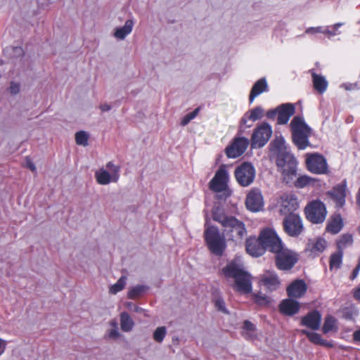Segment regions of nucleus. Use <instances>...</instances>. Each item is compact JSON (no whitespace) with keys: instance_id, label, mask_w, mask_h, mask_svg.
I'll return each instance as SVG.
<instances>
[{"instance_id":"f257e3e1","label":"nucleus","mask_w":360,"mask_h":360,"mask_svg":"<svg viewBox=\"0 0 360 360\" xmlns=\"http://www.w3.org/2000/svg\"><path fill=\"white\" fill-rule=\"evenodd\" d=\"M212 217L214 221L222 227V235L217 227L205 224L204 238L210 251L216 256H221L226 250V239L236 244L241 243L247 235L245 223L236 217L226 214L219 207L212 210Z\"/></svg>"},{"instance_id":"f03ea898","label":"nucleus","mask_w":360,"mask_h":360,"mask_svg":"<svg viewBox=\"0 0 360 360\" xmlns=\"http://www.w3.org/2000/svg\"><path fill=\"white\" fill-rule=\"evenodd\" d=\"M272 151L276 154V163L283 181L291 184L297 176V162L295 158L287 150L283 137H276L271 143Z\"/></svg>"},{"instance_id":"7ed1b4c3","label":"nucleus","mask_w":360,"mask_h":360,"mask_svg":"<svg viewBox=\"0 0 360 360\" xmlns=\"http://www.w3.org/2000/svg\"><path fill=\"white\" fill-rule=\"evenodd\" d=\"M221 272L226 278H233V288L242 294L252 292V280L250 274L235 261H231L222 268Z\"/></svg>"},{"instance_id":"20e7f679","label":"nucleus","mask_w":360,"mask_h":360,"mask_svg":"<svg viewBox=\"0 0 360 360\" xmlns=\"http://www.w3.org/2000/svg\"><path fill=\"white\" fill-rule=\"evenodd\" d=\"M290 128L292 141L298 149L304 150L309 146V137L311 134V129L302 117H294L290 122Z\"/></svg>"},{"instance_id":"39448f33","label":"nucleus","mask_w":360,"mask_h":360,"mask_svg":"<svg viewBox=\"0 0 360 360\" xmlns=\"http://www.w3.org/2000/svg\"><path fill=\"white\" fill-rule=\"evenodd\" d=\"M306 219L314 224H320L326 220L328 211L326 205L320 200H313L304 208Z\"/></svg>"},{"instance_id":"423d86ee","label":"nucleus","mask_w":360,"mask_h":360,"mask_svg":"<svg viewBox=\"0 0 360 360\" xmlns=\"http://www.w3.org/2000/svg\"><path fill=\"white\" fill-rule=\"evenodd\" d=\"M299 260V255L286 247L275 254V265L278 270H291Z\"/></svg>"},{"instance_id":"0eeeda50","label":"nucleus","mask_w":360,"mask_h":360,"mask_svg":"<svg viewBox=\"0 0 360 360\" xmlns=\"http://www.w3.org/2000/svg\"><path fill=\"white\" fill-rule=\"evenodd\" d=\"M272 135L271 125L264 122L257 125L251 136L250 142L252 148H262L269 141Z\"/></svg>"},{"instance_id":"6e6552de","label":"nucleus","mask_w":360,"mask_h":360,"mask_svg":"<svg viewBox=\"0 0 360 360\" xmlns=\"http://www.w3.org/2000/svg\"><path fill=\"white\" fill-rule=\"evenodd\" d=\"M234 176L238 184L243 187L250 186L255 178V169L250 162H245L236 167Z\"/></svg>"},{"instance_id":"1a4fd4ad","label":"nucleus","mask_w":360,"mask_h":360,"mask_svg":"<svg viewBox=\"0 0 360 360\" xmlns=\"http://www.w3.org/2000/svg\"><path fill=\"white\" fill-rule=\"evenodd\" d=\"M260 239L264 245L265 250H268L274 254L285 247L276 232L270 228L264 229L261 231Z\"/></svg>"},{"instance_id":"9d476101","label":"nucleus","mask_w":360,"mask_h":360,"mask_svg":"<svg viewBox=\"0 0 360 360\" xmlns=\"http://www.w3.org/2000/svg\"><path fill=\"white\" fill-rule=\"evenodd\" d=\"M229 173L225 165H221L209 183L210 189L215 193L225 191L228 188Z\"/></svg>"},{"instance_id":"9b49d317","label":"nucleus","mask_w":360,"mask_h":360,"mask_svg":"<svg viewBox=\"0 0 360 360\" xmlns=\"http://www.w3.org/2000/svg\"><path fill=\"white\" fill-rule=\"evenodd\" d=\"M306 165L307 169L314 174H325L328 172L326 160L320 154H307Z\"/></svg>"},{"instance_id":"f8f14e48","label":"nucleus","mask_w":360,"mask_h":360,"mask_svg":"<svg viewBox=\"0 0 360 360\" xmlns=\"http://www.w3.org/2000/svg\"><path fill=\"white\" fill-rule=\"evenodd\" d=\"M283 229L291 237L299 236L303 231L302 219L297 214H289L283 219Z\"/></svg>"},{"instance_id":"ddd939ff","label":"nucleus","mask_w":360,"mask_h":360,"mask_svg":"<svg viewBox=\"0 0 360 360\" xmlns=\"http://www.w3.org/2000/svg\"><path fill=\"white\" fill-rule=\"evenodd\" d=\"M326 195L334 202L337 208H342L346 202L347 181L345 179L340 184L333 186L326 193Z\"/></svg>"},{"instance_id":"4468645a","label":"nucleus","mask_w":360,"mask_h":360,"mask_svg":"<svg viewBox=\"0 0 360 360\" xmlns=\"http://www.w3.org/2000/svg\"><path fill=\"white\" fill-rule=\"evenodd\" d=\"M250 141L245 137H235L232 143L225 149V153L229 158H237L242 155L249 146Z\"/></svg>"},{"instance_id":"2eb2a0df","label":"nucleus","mask_w":360,"mask_h":360,"mask_svg":"<svg viewBox=\"0 0 360 360\" xmlns=\"http://www.w3.org/2000/svg\"><path fill=\"white\" fill-rule=\"evenodd\" d=\"M326 240L318 237L308 240L304 252L308 257L314 258L319 256L326 250Z\"/></svg>"},{"instance_id":"dca6fc26","label":"nucleus","mask_w":360,"mask_h":360,"mask_svg":"<svg viewBox=\"0 0 360 360\" xmlns=\"http://www.w3.org/2000/svg\"><path fill=\"white\" fill-rule=\"evenodd\" d=\"M246 252L252 257H259L264 254L265 248L260 239V235L258 238L250 236L245 241Z\"/></svg>"},{"instance_id":"f3484780","label":"nucleus","mask_w":360,"mask_h":360,"mask_svg":"<svg viewBox=\"0 0 360 360\" xmlns=\"http://www.w3.org/2000/svg\"><path fill=\"white\" fill-rule=\"evenodd\" d=\"M321 322V313L318 310L314 309L302 317L300 325L306 326L313 330H316L320 328Z\"/></svg>"},{"instance_id":"a211bd4d","label":"nucleus","mask_w":360,"mask_h":360,"mask_svg":"<svg viewBox=\"0 0 360 360\" xmlns=\"http://www.w3.org/2000/svg\"><path fill=\"white\" fill-rule=\"evenodd\" d=\"M245 205L248 210L257 212L263 207V197L259 190L253 189L247 195Z\"/></svg>"},{"instance_id":"6ab92c4d","label":"nucleus","mask_w":360,"mask_h":360,"mask_svg":"<svg viewBox=\"0 0 360 360\" xmlns=\"http://www.w3.org/2000/svg\"><path fill=\"white\" fill-rule=\"evenodd\" d=\"M277 124H285L288 122L290 118L295 112V107L293 103H286L277 106Z\"/></svg>"},{"instance_id":"aec40b11","label":"nucleus","mask_w":360,"mask_h":360,"mask_svg":"<svg viewBox=\"0 0 360 360\" xmlns=\"http://www.w3.org/2000/svg\"><path fill=\"white\" fill-rule=\"evenodd\" d=\"M259 284L263 285L266 290L272 292L278 288L281 282L276 273L269 272L262 276Z\"/></svg>"},{"instance_id":"412c9836","label":"nucleus","mask_w":360,"mask_h":360,"mask_svg":"<svg viewBox=\"0 0 360 360\" xmlns=\"http://www.w3.org/2000/svg\"><path fill=\"white\" fill-rule=\"evenodd\" d=\"M307 286L303 280H295L287 288V293L290 297L300 298L307 292Z\"/></svg>"},{"instance_id":"4be33fe9","label":"nucleus","mask_w":360,"mask_h":360,"mask_svg":"<svg viewBox=\"0 0 360 360\" xmlns=\"http://www.w3.org/2000/svg\"><path fill=\"white\" fill-rule=\"evenodd\" d=\"M344 222L340 214H333L328 219L326 231L331 234L338 233L343 228Z\"/></svg>"},{"instance_id":"5701e85b","label":"nucleus","mask_w":360,"mask_h":360,"mask_svg":"<svg viewBox=\"0 0 360 360\" xmlns=\"http://www.w3.org/2000/svg\"><path fill=\"white\" fill-rule=\"evenodd\" d=\"M300 309L299 302L292 299H285L279 304L280 312L285 316H293L298 313Z\"/></svg>"},{"instance_id":"b1692460","label":"nucleus","mask_w":360,"mask_h":360,"mask_svg":"<svg viewBox=\"0 0 360 360\" xmlns=\"http://www.w3.org/2000/svg\"><path fill=\"white\" fill-rule=\"evenodd\" d=\"M263 115L264 109L261 106H257L255 108L248 110L244 114L240 120V124L241 126H245V127L249 128L252 125L248 124V120L255 122L261 119Z\"/></svg>"},{"instance_id":"393cba45","label":"nucleus","mask_w":360,"mask_h":360,"mask_svg":"<svg viewBox=\"0 0 360 360\" xmlns=\"http://www.w3.org/2000/svg\"><path fill=\"white\" fill-rule=\"evenodd\" d=\"M299 207L297 198L293 195H287L282 198L281 212L283 214H294L293 212Z\"/></svg>"},{"instance_id":"a878e982","label":"nucleus","mask_w":360,"mask_h":360,"mask_svg":"<svg viewBox=\"0 0 360 360\" xmlns=\"http://www.w3.org/2000/svg\"><path fill=\"white\" fill-rule=\"evenodd\" d=\"M268 91V85L265 78H261L257 80L252 87L249 95V102L252 103L255 98L262 94L263 92Z\"/></svg>"},{"instance_id":"bb28decb","label":"nucleus","mask_w":360,"mask_h":360,"mask_svg":"<svg viewBox=\"0 0 360 360\" xmlns=\"http://www.w3.org/2000/svg\"><path fill=\"white\" fill-rule=\"evenodd\" d=\"M302 333L305 335L309 340L314 345H321L328 348L333 347V344L331 342L323 339L321 335L317 333L302 330Z\"/></svg>"},{"instance_id":"cd10ccee","label":"nucleus","mask_w":360,"mask_h":360,"mask_svg":"<svg viewBox=\"0 0 360 360\" xmlns=\"http://www.w3.org/2000/svg\"><path fill=\"white\" fill-rule=\"evenodd\" d=\"M311 77L314 89L319 94L325 92L328 87V82L324 77L312 72Z\"/></svg>"},{"instance_id":"c85d7f7f","label":"nucleus","mask_w":360,"mask_h":360,"mask_svg":"<svg viewBox=\"0 0 360 360\" xmlns=\"http://www.w3.org/2000/svg\"><path fill=\"white\" fill-rule=\"evenodd\" d=\"M338 330V320L333 316L328 314L325 317L322 327V332L327 334L331 331L337 332Z\"/></svg>"},{"instance_id":"c756f323","label":"nucleus","mask_w":360,"mask_h":360,"mask_svg":"<svg viewBox=\"0 0 360 360\" xmlns=\"http://www.w3.org/2000/svg\"><path fill=\"white\" fill-rule=\"evenodd\" d=\"M242 329L241 334L245 340H249L256 338L257 335L255 334L256 326L251 321L248 320L244 321Z\"/></svg>"},{"instance_id":"7c9ffc66","label":"nucleus","mask_w":360,"mask_h":360,"mask_svg":"<svg viewBox=\"0 0 360 360\" xmlns=\"http://www.w3.org/2000/svg\"><path fill=\"white\" fill-rule=\"evenodd\" d=\"M134 21L132 20H127L123 27L117 28L115 32V37L120 39H123L129 34L133 28Z\"/></svg>"},{"instance_id":"2f4dec72","label":"nucleus","mask_w":360,"mask_h":360,"mask_svg":"<svg viewBox=\"0 0 360 360\" xmlns=\"http://www.w3.org/2000/svg\"><path fill=\"white\" fill-rule=\"evenodd\" d=\"M319 180L304 175L298 177L295 181V185L297 188H304L308 185L321 186Z\"/></svg>"},{"instance_id":"473e14b6","label":"nucleus","mask_w":360,"mask_h":360,"mask_svg":"<svg viewBox=\"0 0 360 360\" xmlns=\"http://www.w3.org/2000/svg\"><path fill=\"white\" fill-rule=\"evenodd\" d=\"M120 325L122 330L129 332L132 330L134 323L127 312L120 314Z\"/></svg>"},{"instance_id":"72a5a7b5","label":"nucleus","mask_w":360,"mask_h":360,"mask_svg":"<svg viewBox=\"0 0 360 360\" xmlns=\"http://www.w3.org/2000/svg\"><path fill=\"white\" fill-rule=\"evenodd\" d=\"M95 177L98 184L101 185H106L112 181V174L103 169L96 172Z\"/></svg>"},{"instance_id":"f704fd0d","label":"nucleus","mask_w":360,"mask_h":360,"mask_svg":"<svg viewBox=\"0 0 360 360\" xmlns=\"http://www.w3.org/2000/svg\"><path fill=\"white\" fill-rule=\"evenodd\" d=\"M353 243V237L350 233L342 234L337 241V248L338 250L343 252L344 250L351 246Z\"/></svg>"},{"instance_id":"c9c22d12","label":"nucleus","mask_w":360,"mask_h":360,"mask_svg":"<svg viewBox=\"0 0 360 360\" xmlns=\"http://www.w3.org/2000/svg\"><path fill=\"white\" fill-rule=\"evenodd\" d=\"M254 303L260 307L268 306L271 302V298L261 292L253 293L252 295Z\"/></svg>"},{"instance_id":"e433bc0d","label":"nucleus","mask_w":360,"mask_h":360,"mask_svg":"<svg viewBox=\"0 0 360 360\" xmlns=\"http://www.w3.org/2000/svg\"><path fill=\"white\" fill-rule=\"evenodd\" d=\"M342 257H343V252L340 251L338 250V251L333 254L331 255L330 257V262L329 265L330 268H336L338 269L342 261Z\"/></svg>"},{"instance_id":"4c0bfd02","label":"nucleus","mask_w":360,"mask_h":360,"mask_svg":"<svg viewBox=\"0 0 360 360\" xmlns=\"http://www.w3.org/2000/svg\"><path fill=\"white\" fill-rule=\"evenodd\" d=\"M125 280L126 278L124 276L120 278L118 281L110 288V292L111 294H116L123 290L126 284Z\"/></svg>"},{"instance_id":"58836bf2","label":"nucleus","mask_w":360,"mask_h":360,"mask_svg":"<svg viewBox=\"0 0 360 360\" xmlns=\"http://www.w3.org/2000/svg\"><path fill=\"white\" fill-rule=\"evenodd\" d=\"M89 136L84 131H79L75 134V141L77 145L86 146L88 145Z\"/></svg>"},{"instance_id":"ea45409f","label":"nucleus","mask_w":360,"mask_h":360,"mask_svg":"<svg viewBox=\"0 0 360 360\" xmlns=\"http://www.w3.org/2000/svg\"><path fill=\"white\" fill-rule=\"evenodd\" d=\"M146 290V288L143 285H136L132 288L128 292V297L129 299H136L139 297Z\"/></svg>"},{"instance_id":"a19ab883","label":"nucleus","mask_w":360,"mask_h":360,"mask_svg":"<svg viewBox=\"0 0 360 360\" xmlns=\"http://www.w3.org/2000/svg\"><path fill=\"white\" fill-rule=\"evenodd\" d=\"M108 169H109L112 174V181L116 182L119 179V172L120 167L115 165L112 162H108L106 165Z\"/></svg>"},{"instance_id":"79ce46f5","label":"nucleus","mask_w":360,"mask_h":360,"mask_svg":"<svg viewBox=\"0 0 360 360\" xmlns=\"http://www.w3.org/2000/svg\"><path fill=\"white\" fill-rule=\"evenodd\" d=\"M200 110L199 108H195L193 111L186 114L181 120V125H187L193 119H194L198 114Z\"/></svg>"},{"instance_id":"37998d69","label":"nucleus","mask_w":360,"mask_h":360,"mask_svg":"<svg viewBox=\"0 0 360 360\" xmlns=\"http://www.w3.org/2000/svg\"><path fill=\"white\" fill-rule=\"evenodd\" d=\"M166 335V328L158 327L153 333V338L158 342H162Z\"/></svg>"},{"instance_id":"c03bdc74","label":"nucleus","mask_w":360,"mask_h":360,"mask_svg":"<svg viewBox=\"0 0 360 360\" xmlns=\"http://www.w3.org/2000/svg\"><path fill=\"white\" fill-rule=\"evenodd\" d=\"M215 307L221 311L226 312L225 302L221 297H218L214 300Z\"/></svg>"},{"instance_id":"a18cd8bd","label":"nucleus","mask_w":360,"mask_h":360,"mask_svg":"<svg viewBox=\"0 0 360 360\" xmlns=\"http://www.w3.org/2000/svg\"><path fill=\"white\" fill-rule=\"evenodd\" d=\"M359 271H360V257L358 259V264H356L355 268L353 269V271L349 276L350 280L354 281L357 277V276L359 273Z\"/></svg>"},{"instance_id":"49530a36","label":"nucleus","mask_w":360,"mask_h":360,"mask_svg":"<svg viewBox=\"0 0 360 360\" xmlns=\"http://www.w3.org/2000/svg\"><path fill=\"white\" fill-rule=\"evenodd\" d=\"M352 294L353 298L358 302H360V284L352 289Z\"/></svg>"},{"instance_id":"de8ad7c7","label":"nucleus","mask_w":360,"mask_h":360,"mask_svg":"<svg viewBox=\"0 0 360 360\" xmlns=\"http://www.w3.org/2000/svg\"><path fill=\"white\" fill-rule=\"evenodd\" d=\"M9 91L11 94H17L20 91V84L18 83L11 82Z\"/></svg>"},{"instance_id":"09e8293b","label":"nucleus","mask_w":360,"mask_h":360,"mask_svg":"<svg viewBox=\"0 0 360 360\" xmlns=\"http://www.w3.org/2000/svg\"><path fill=\"white\" fill-rule=\"evenodd\" d=\"M127 306L130 309L133 310L135 312L141 313L142 311H143V309L133 303H128Z\"/></svg>"},{"instance_id":"8fccbe9b","label":"nucleus","mask_w":360,"mask_h":360,"mask_svg":"<svg viewBox=\"0 0 360 360\" xmlns=\"http://www.w3.org/2000/svg\"><path fill=\"white\" fill-rule=\"evenodd\" d=\"M108 336L112 339H117L120 336L117 328L111 329L108 333Z\"/></svg>"},{"instance_id":"3c124183","label":"nucleus","mask_w":360,"mask_h":360,"mask_svg":"<svg viewBox=\"0 0 360 360\" xmlns=\"http://www.w3.org/2000/svg\"><path fill=\"white\" fill-rule=\"evenodd\" d=\"M276 115L278 116L277 107L275 109L267 111L266 112V117L269 119H274Z\"/></svg>"},{"instance_id":"603ef678","label":"nucleus","mask_w":360,"mask_h":360,"mask_svg":"<svg viewBox=\"0 0 360 360\" xmlns=\"http://www.w3.org/2000/svg\"><path fill=\"white\" fill-rule=\"evenodd\" d=\"M352 338L354 342H360V328L353 333Z\"/></svg>"},{"instance_id":"864d4df0","label":"nucleus","mask_w":360,"mask_h":360,"mask_svg":"<svg viewBox=\"0 0 360 360\" xmlns=\"http://www.w3.org/2000/svg\"><path fill=\"white\" fill-rule=\"evenodd\" d=\"M27 167L32 171V172H35L36 171V167L34 165V164L30 161V160H27Z\"/></svg>"},{"instance_id":"5fc2aeb1","label":"nucleus","mask_w":360,"mask_h":360,"mask_svg":"<svg viewBox=\"0 0 360 360\" xmlns=\"http://www.w3.org/2000/svg\"><path fill=\"white\" fill-rule=\"evenodd\" d=\"M110 108H111L110 105H108V104H103V105H101V106H100V109L103 112L108 111L110 110Z\"/></svg>"},{"instance_id":"6e6d98bb","label":"nucleus","mask_w":360,"mask_h":360,"mask_svg":"<svg viewBox=\"0 0 360 360\" xmlns=\"http://www.w3.org/2000/svg\"><path fill=\"white\" fill-rule=\"evenodd\" d=\"M352 86L353 84H344V86H345V89L346 90H352L353 88H352Z\"/></svg>"},{"instance_id":"4d7b16f0","label":"nucleus","mask_w":360,"mask_h":360,"mask_svg":"<svg viewBox=\"0 0 360 360\" xmlns=\"http://www.w3.org/2000/svg\"><path fill=\"white\" fill-rule=\"evenodd\" d=\"M110 324L115 327V328H117V323L116 321H113L110 323Z\"/></svg>"},{"instance_id":"13d9d810","label":"nucleus","mask_w":360,"mask_h":360,"mask_svg":"<svg viewBox=\"0 0 360 360\" xmlns=\"http://www.w3.org/2000/svg\"><path fill=\"white\" fill-rule=\"evenodd\" d=\"M1 347H5V346H6V342H5V341H4L3 340H1Z\"/></svg>"},{"instance_id":"bf43d9fd","label":"nucleus","mask_w":360,"mask_h":360,"mask_svg":"<svg viewBox=\"0 0 360 360\" xmlns=\"http://www.w3.org/2000/svg\"><path fill=\"white\" fill-rule=\"evenodd\" d=\"M14 49H15V51H20V52H21V51H22V49H21V48L15 47Z\"/></svg>"}]
</instances>
